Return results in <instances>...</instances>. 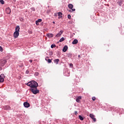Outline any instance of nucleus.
Instances as JSON below:
<instances>
[{
	"label": "nucleus",
	"mask_w": 124,
	"mask_h": 124,
	"mask_svg": "<svg viewBox=\"0 0 124 124\" xmlns=\"http://www.w3.org/2000/svg\"><path fill=\"white\" fill-rule=\"evenodd\" d=\"M30 91L34 94H37V93H39V90H38L37 87L31 88Z\"/></svg>",
	"instance_id": "obj_1"
},
{
	"label": "nucleus",
	"mask_w": 124,
	"mask_h": 124,
	"mask_svg": "<svg viewBox=\"0 0 124 124\" xmlns=\"http://www.w3.org/2000/svg\"><path fill=\"white\" fill-rule=\"evenodd\" d=\"M38 87V83L34 80L31 81V88H37Z\"/></svg>",
	"instance_id": "obj_2"
},
{
	"label": "nucleus",
	"mask_w": 124,
	"mask_h": 124,
	"mask_svg": "<svg viewBox=\"0 0 124 124\" xmlns=\"http://www.w3.org/2000/svg\"><path fill=\"white\" fill-rule=\"evenodd\" d=\"M0 61L1 62H0L1 64V66H4V65H5V63L7 62L6 61V60L4 59L0 60Z\"/></svg>",
	"instance_id": "obj_3"
},
{
	"label": "nucleus",
	"mask_w": 124,
	"mask_h": 124,
	"mask_svg": "<svg viewBox=\"0 0 124 124\" xmlns=\"http://www.w3.org/2000/svg\"><path fill=\"white\" fill-rule=\"evenodd\" d=\"M69 8L70 9H72V10H69V12H72V11H75V9H73V5L72 4H69L68 5Z\"/></svg>",
	"instance_id": "obj_4"
},
{
	"label": "nucleus",
	"mask_w": 124,
	"mask_h": 124,
	"mask_svg": "<svg viewBox=\"0 0 124 124\" xmlns=\"http://www.w3.org/2000/svg\"><path fill=\"white\" fill-rule=\"evenodd\" d=\"M90 118H91V119H92L93 121V122H96V118H95V116H94V115H93V114L91 113L89 115Z\"/></svg>",
	"instance_id": "obj_5"
},
{
	"label": "nucleus",
	"mask_w": 124,
	"mask_h": 124,
	"mask_svg": "<svg viewBox=\"0 0 124 124\" xmlns=\"http://www.w3.org/2000/svg\"><path fill=\"white\" fill-rule=\"evenodd\" d=\"M5 11L6 13H7V14H10V13H11V9L9 7L6 8Z\"/></svg>",
	"instance_id": "obj_6"
},
{
	"label": "nucleus",
	"mask_w": 124,
	"mask_h": 124,
	"mask_svg": "<svg viewBox=\"0 0 124 124\" xmlns=\"http://www.w3.org/2000/svg\"><path fill=\"white\" fill-rule=\"evenodd\" d=\"M14 36L15 38H17V37L19 36V32H17L15 31V32L14 33Z\"/></svg>",
	"instance_id": "obj_7"
},
{
	"label": "nucleus",
	"mask_w": 124,
	"mask_h": 124,
	"mask_svg": "<svg viewBox=\"0 0 124 124\" xmlns=\"http://www.w3.org/2000/svg\"><path fill=\"white\" fill-rule=\"evenodd\" d=\"M81 99H82V97L81 96H78V98L76 99L77 102L80 103L81 102Z\"/></svg>",
	"instance_id": "obj_8"
},
{
	"label": "nucleus",
	"mask_w": 124,
	"mask_h": 124,
	"mask_svg": "<svg viewBox=\"0 0 124 124\" xmlns=\"http://www.w3.org/2000/svg\"><path fill=\"white\" fill-rule=\"evenodd\" d=\"M24 106H25L26 108H29L31 105L28 102H25L24 103Z\"/></svg>",
	"instance_id": "obj_9"
},
{
	"label": "nucleus",
	"mask_w": 124,
	"mask_h": 124,
	"mask_svg": "<svg viewBox=\"0 0 124 124\" xmlns=\"http://www.w3.org/2000/svg\"><path fill=\"white\" fill-rule=\"evenodd\" d=\"M63 33V31H61L57 34L56 35V37H60L62 34Z\"/></svg>",
	"instance_id": "obj_10"
},
{
	"label": "nucleus",
	"mask_w": 124,
	"mask_h": 124,
	"mask_svg": "<svg viewBox=\"0 0 124 124\" xmlns=\"http://www.w3.org/2000/svg\"><path fill=\"white\" fill-rule=\"evenodd\" d=\"M67 49H68L67 46H65L62 50L63 52H66L67 51Z\"/></svg>",
	"instance_id": "obj_11"
},
{
	"label": "nucleus",
	"mask_w": 124,
	"mask_h": 124,
	"mask_svg": "<svg viewBox=\"0 0 124 124\" xmlns=\"http://www.w3.org/2000/svg\"><path fill=\"white\" fill-rule=\"evenodd\" d=\"M19 31H20V26H17L16 28V31H15L19 32Z\"/></svg>",
	"instance_id": "obj_12"
},
{
	"label": "nucleus",
	"mask_w": 124,
	"mask_h": 124,
	"mask_svg": "<svg viewBox=\"0 0 124 124\" xmlns=\"http://www.w3.org/2000/svg\"><path fill=\"white\" fill-rule=\"evenodd\" d=\"M46 36L47 37H53L54 36V35L52 33H48L46 34Z\"/></svg>",
	"instance_id": "obj_13"
},
{
	"label": "nucleus",
	"mask_w": 124,
	"mask_h": 124,
	"mask_svg": "<svg viewBox=\"0 0 124 124\" xmlns=\"http://www.w3.org/2000/svg\"><path fill=\"white\" fill-rule=\"evenodd\" d=\"M4 81V78H2L1 76H0V83H2Z\"/></svg>",
	"instance_id": "obj_14"
},
{
	"label": "nucleus",
	"mask_w": 124,
	"mask_h": 124,
	"mask_svg": "<svg viewBox=\"0 0 124 124\" xmlns=\"http://www.w3.org/2000/svg\"><path fill=\"white\" fill-rule=\"evenodd\" d=\"M58 16H59V19H60V18H62V13L61 12H59L58 13Z\"/></svg>",
	"instance_id": "obj_15"
},
{
	"label": "nucleus",
	"mask_w": 124,
	"mask_h": 124,
	"mask_svg": "<svg viewBox=\"0 0 124 124\" xmlns=\"http://www.w3.org/2000/svg\"><path fill=\"white\" fill-rule=\"evenodd\" d=\"M77 43H78V40L77 39H75L72 42V44H77Z\"/></svg>",
	"instance_id": "obj_16"
},
{
	"label": "nucleus",
	"mask_w": 124,
	"mask_h": 124,
	"mask_svg": "<svg viewBox=\"0 0 124 124\" xmlns=\"http://www.w3.org/2000/svg\"><path fill=\"white\" fill-rule=\"evenodd\" d=\"M54 63L58 64L59 63V62H60V59H55L54 60Z\"/></svg>",
	"instance_id": "obj_17"
},
{
	"label": "nucleus",
	"mask_w": 124,
	"mask_h": 124,
	"mask_svg": "<svg viewBox=\"0 0 124 124\" xmlns=\"http://www.w3.org/2000/svg\"><path fill=\"white\" fill-rule=\"evenodd\" d=\"M26 84L27 85L28 87H30L31 88V81H30Z\"/></svg>",
	"instance_id": "obj_18"
},
{
	"label": "nucleus",
	"mask_w": 124,
	"mask_h": 124,
	"mask_svg": "<svg viewBox=\"0 0 124 124\" xmlns=\"http://www.w3.org/2000/svg\"><path fill=\"white\" fill-rule=\"evenodd\" d=\"M78 117L79 120H80V121H84V117H83L82 116L79 115Z\"/></svg>",
	"instance_id": "obj_19"
},
{
	"label": "nucleus",
	"mask_w": 124,
	"mask_h": 124,
	"mask_svg": "<svg viewBox=\"0 0 124 124\" xmlns=\"http://www.w3.org/2000/svg\"><path fill=\"white\" fill-rule=\"evenodd\" d=\"M48 59V58H46V60L49 63H51V62H52V60L51 59Z\"/></svg>",
	"instance_id": "obj_20"
},
{
	"label": "nucleus",
	"mask_w": 124,
	"mask_h": 124,
	"mask_svg": "<svg viewBox=\"0 0 124 124\" xmlns=\"http://www.w3.org/2000/svg\"><path fill=\"white\" fill-rule=\"evenodd\" d=\"M65 39L63 37H62L60 40H59V42H62V41H64Z\"/></svg>",
	"instance_id": "obj_21"
},
{
	"label": "nucleus",
	"mask_w": 124,
	"mask_h": 124,
	"mask_svg": "<svg viewBox=\"0 0 124 124\" xmlns=\"http://www.w3.org/2000/svg\"><path fill=\"white\" fill-rule=\"evenodd\" d=\"M19 67H23V66H24V64H23V63H21L19 64Z\"/></svg>",
	"instance_id": "obj_22"
},
{
	"label": "nucleus",
	"mask_w": 124,
	"mask_h": 124,
	"mask_svg": "<svg viewBox=\"0 0 124 124\" xmlns=\"http://www.w3.org/2000/svg\"><path fill=\"white\" fill-rule=\"evenodd\" d=\"M0 2L1 4H4V1H3V0H0Z\"/></svg>",
	"instance_id": "obj_23"
},
{
	"label": "nucleus",
	"mask_w": 124,
	"mask_h": 124,
	"mask_svg": "<svg viewBox=\"0 0 124 124\" xmlns=\"http://www.w3.org/2000/svg\"><path fill=\"white\" fill-rule=\"evenodd\" d=\"M37 21L38 22V23H40L41 22H42V19H39L37 20Z\"/></svg>",
	"instance_id": "obj_24"
},
{
	"label": "nucleus",
	"mask_w": 124,
	"mask_h": 124,
	"mask_svg": "<svg viewBox=\"0 0 124 124\" xmlns=\"http://www.w3.org/2000/svg\"><path fill=\"white\" fill-rule=\"evenodd\" d=\"M55 47H56V45H55V44L51 45V48H55Z\"/></svg>",
	"instance_id": "obj_25"
},
{
	"label": "nucleus",
	"mask_w": 124,
	"mask_h": 124,
	"mask_svg": "<svg viewBox=\"0 0 124 124\" xmlns=\"http://www.w3.org/2000/svg\"><path fill=\"white\" fill-rule=\"evenodd\" d=\"M71 16L70 15H68V19H71Z\"/></svg>",
	"instance_id": "obj_26"
},
{
	"label": "nucleus",
	"mask_w": 124,
	"mask_h": 124,
	"mask_svg": "<svg viewBox=\"0 0 124 124\" xmlns=\"http://www.w3.org/2000/svg\"><path fill=\"white\" fill-rule=\"evenodd\" d=\"M35 23L37 26H38L39 25V22H37V20L35 21Z\"/></svg>",
	"instance_id": "obj_27"
},
{
	"label": "nucleus",
	"mask_w": 124,
	"mask_h": 124,
	"mask_svg": "<svg viewBox=\"0 0 124 124\" xmlns=\"http://www.w3.org/2000/svg\"><path fill=\"white\" fill-rule=\"evenodd\" d=\"M29 73H30V71H29V70H26V74H29Z\"/></svg>",
	"instance_id": "obj_28"
},
{
	"label": "nucleus",
	"mask_w": 124,
	"mask_h": 124,
	"mask_svg": "<svg viewBox=\"0 0 124 124\" xmlns=\"http://www.w3.org/2000/svg\"><path fill=\"white\" fill-rule=\"evenodd\" d=\"M92 100H93V101H94V100H95V97H93Z\"/></svg>",
	"instance_id": "obj_29"
},
{
	"label": "nucleus",
	"mask_w": 124,
	"mask_h": 124,
	"mask_svg": "<svg viewBox=\"0 0 124 124\" xmlns=\"http://www.w3.org/2000/svg\"><path fill=\"white\" fill-rule=\"evenodd\" d=\"M70 66H71V67H73V64L70 63Z\"/></svg>",
	"instance_id": "obj_30"
},
{
	"label": "nucleus",
	"mask_w": 124,
	"mask_h": 124,
	"mask_svg": "<svg viewBox=\"0 0 124 124\" xmlns=\"http://www.w3.org/2000/svg\"><path fill=\"white\" fill-rule=\"evenodd\" d=\"M0 51L1 52H2V48L1 46H0Z\"/></svg>",
	"instance_id": "obj_31"
},
{
	"label": "nucleus",
	"mask_w": 124,
	"mask_h": 124,
	"mask_svg": "<svg viewBox=\"0 0 124 124\" xmlns=\"http://www.w3.org/2000/svg\"><path fill=\"white\" fill-rule=\"evenodd\" d=\"M35 75H36V76H37V75H38V73L36 72V73H35Z\"/></svg>",
	"instance_id": "obj_32"
},
{
	"label": "nucleus",
	"mask_w": 124,
	"mask_h": 124,
	"mask_svg": "<svg viewBox=\"0 0 124 124\" xmlns=\"http://www.w3.org/2000/svg\"><path fill=\"white\" fill-rule=\"evenodd\" d=\"M6 107H7V109H9V106H6Z\"/></svg>",
	"instance_id": "obj_33"
},
{
	"label": "nucleus",
	"mask_w": 124,
	"mask_h": 124,
	"mask_svg": "<svg viewBox=\"0 0 124 124\" xmlns=\"http://www.w3.org/2000/svg\"><path fill=\"white\" fill-rule=\"evenodd\" d=\"M78 59H80V58H81V57L80 56V55H78Z\"/></svg>",
	"instance_id": "obj_34"
},
{
	"label": "nucleus",
	"mask_w": 124,
	"mask_h": 124,
	"mask_svg": "<svg viewBox=\"0 0 124 124\" xmlns=\"http://www.w3.org/2000/svg\"><path fill=\"white\" fill-rule=\"evenodd\" d=\"M75 114H76V115H77V114H78V113L77 112V111H75Z\"/></svg>",
	"instance_id": "obj_35"
},
{
	"label": "nucleus",
	"mask_w": 124,
	"mask_h": 124,
	"mask_svg": "<svg viewBox=\"0 0 124 124\" xmlns=\"http://www.w3.org/2000/svg\"><path fill=\"white\" fill-rule=\"evenodd\" d=\"M29 62H32V60H30Z\"/></svg>",
	"instance_id": "obj_36"
},
{
	"label": "nucleus",
	"mask_w": 124,
	"mask_h": 124,
	"mask_svg": "<svg viewBox=\"0 0 124 124\" xmlns=\"http://www.w3.org/2000/svg\"><path fill=\"white\" fill-rule=\"evenodd\" d=\"M52 23L53 24H55V21H53Z\"/></svg>",
	"instance_id": "obj_37"
},
{
	"label": "nucleus",
	"mask_w": 124,
	"mask_h": 124,
	"mask_svg": "<svg viewBox=\"0 0 124 124\" xmlns=\"http://www.w3.org/2000/svg\"><path fill=\"white\" fill-rule=\"evenodd\" d=\"M55 16H57V15H55Z\"/></svg>",
	"instance_id": "obj_38"
}]
</instances>
